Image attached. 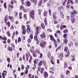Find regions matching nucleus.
<instances>
[{"instance_id": "864d4df0", "label": "nucleus", "mask_w": 78, "mask_h": 78, "mask_svg": "<svg viewBox=\"0 0 78 78\" xmlns=\"http://www.w3.org/2000/svg\"><path fill=\"white\" fill-rule=\"evenodd\" d=\"M9 19H10V20H11L12 19H13V18L12 17V16H9Z\"/></svg>"}, {"instance_id": "473e14b6", "label": "nucleus", "mask_w": 78, "mask_h": 78, "mask_svg": "<svg viewBox=\"0 0 78 78\" xmlns=\"http://www.w3.org/2000/svg\"><path fill=\"white\" fill-rule=\"evenodd\" d=\"M67 50H68V48L67 47H65V48L64 49V51H67Z\"/></svg>"}, {"instance_id": "9d476101", "label": "nucleus", "mask_w": 78, "mask_h": 78, "mask_svg": "<svg viewBox=\"0 0 78 78\" xmlns=\"http://www.w3.org/2000/svg\"><path fill=\"white\" fill-rule=\"evenodd\" d=\"M44 78H46L48 76V73L47 72H46V71H45L44 73Z\"/></svg>"}, {"instance_id": "5fc2aeb1", "label": "nucleus", "mask_w": 78, "mask_h": 78, "mask_svg": "<svg viewBox=\"0 0 78 78\" xmlns=\"http://www.w3.org/2000/svg\"><path fill=\"white\" fill-rule=\"evenodd\" d=\"M31 42V39H29L28 41V43H30Z\"/></svg>"}, {"instance_id": "13d9d810", "label": "nucleus", "mask_w": 78, "mask_h": 78, "mask_svg": "<svg viewBox=\"0 0 78 78\" xmlns=\"http://www.w3.org/2000/svg\"><path fill=\"white\" fill-rule=\"evenodd\" d=\"M22 9H23V7L22 5H21L20 7V10L21 11Z\"/></svg>"}, {"instance_id": "6ab92c4d", "label": "nucleus", "mask_w": 78, "mask_h": 78, "mask_svg": "<svg viewBox=\"0 0 78 78\" xmlns=\"http://www.w3.org/2000/svg\"><path fill=\"white\" fill-rule=\"evenodd\" d=\"M40 72L41 73H43L44 72V69L43 68H41V70Z\"/></svg>"}, {"instance_id": "f8f14e48", "label": "nucleus", "mask_w": 78, "mask_h": 78, "mask_svg": "<svg viewBox=\"0 0 78 78\" xmlns=\"http://www.w3.org/2000/svg\"><path fill=\"white\" fill-rule=\"evenodd\" d=\"M47 19L46 18H45L44 19V23H45V25H46V26H47Z\"/></svg>"}, {"instance_id": "5701e85b", "label": "nucleus", "mask_w": 78, "mask_h": 78, "mask_svg": "<svg viewBox=\"0 0 78 78\" xmlns=\"http://www.w3.org/2000/svg\"><path fill=\"white\" fill-rule=\"evenodd\" d=\"M67 66H68V65H67V63H66V62H65L64 64L65 68H67Z\"/></svg>"}, {"instance_id": "2eb2a0df", "label": "nucleus", "mask_w": 78, "mask_h": 78, "mask_svg": "<svg viewBox=\"0 0 78 78\" xmlns=\"http://www.w3.org/2000/svg\"><path fill=\"white\" fill-rule=\"evenodd\" d=\"M60 14L61 16H62V19H63L64 18V14H63V12L61 11H60Z\"/></svg>"}, {"instance_id": "7ed1b4c3", "label": "nucleus", "mask_w": 78, "mask_h": 78, "mask_svg": "<svg viewBox=\"0 0 78 78\" xmlns=\"http://www.w3.org/2000/svg\"><path fill=\"white\" fill-rule=\"evenodd\" d=\"M71 20L72 23H74L75 22V18L74 16H70Z\"/></svg>"}, {"instance_id": "bb28decb", "label": "nucleus", "mask_w": 78, "mask_h": 78, "mask_svg": "<svg viewBox=\"0 0 78 78\" xmlns=\"http://www.w3.org/2000/svg\"><path fill=\"white\" fill-rule=\"evenodd\" d=\"M63 9V7L62 6H61L60 7H59L58 8V9L59 10V11H61Z\"/></svg>"}, {"instance_id": "6e6552de", "label": "nucleus", "mask_w": 78, "mask_h": 78, "mask_svg": "<svg viewBox=\"0 0 78 78\" xmlns=\"http://www.w3.org/2000/svg\"><path fill=\"white\" fill-rule=\"evenodd\" d=\"M37 34H36L34 36V39L36 41H39V39L37 38Z\"/></svg>"}, {"instance_id": "e2e57ef3", "label": "nucleus", "mask_w": 78, "mask_h": 78, "mask_svg": "<svg viewBox=\"0 0 78 78\" xmlns=\"http://www.w3.org/2000/svg\"><path fill=\"white\" fill-rule=\"evenodd\" d=\"M31 50H32L34 51V47L32 46L31 48Z\"/></svg>"}, {"instance_id": "a18cd8bd", "label": "nucleus", "mask_w": 78, "mask_h": 78, "mask_svg": "<svg viewBox=\"0 0 78 78\" xmlns=\"http://www.w3.org/2000/svg\"><path fill=\"white\" fill-rule=\"evenodd\" d=\"M51 64H52L53 65H54V64H55V63H54V62H53V59H51Z\"/></svg>"}, {"instance_id": "f03ea898", "label": "nucleus", "mask_w": 78, "mask_h": 78, "mask_svg": "<svg viewBox=\"0 0 78 78\" xmlns=\"http://www.w3.org/2000/svg\"><path fill=\"white\" fill-rule=\"evenodd\" d=\"M75 14H77V12L76 10H73V12H71L70 16L74 17V15H75Z\"/></svg>"}, {"instance_id": "a878e982", "label": "nucleus", "mask_w": 78, "mask_h": 78, "mask_svg": "<svg viewBox=\"0 0 78 78\" xmlns=\"http://www.w3.org/2000/svg\"><path fill=\"white\" fill-rule=\"evenodd\" d=\"M23 31L22 32V33L24 35L26 33V32H27L26 30H23Z\"/></svg>"}, {"instance_id": "72a5a7b5", "label": "nucleus", "mask_w": 78, "mask_h": 78, "mask_svg": "<svg viewBox=\"0 0 78 78\" xmlns=\"http://www.w3.org/2000/svg\"><path fill=\"white\" fill-rule=\"evenodd\" d=\"M30 17H31L33 20H34V16L33 15H30Z\"/></svg>"}, {"instance_id": "58836bf2", "label": "nucleus", "mask_w": 78, "mask_h": 78, "mask_svg": "<svg viewBox=\"0 0 78 78\" xmlns=\"http://www.w3.org/2000/svg\"><path fill=\"white\" fill-rule=\"evenodd\" d=\"M63 55H64V54H63V53H61L60 54V56H61V57H62L61 59H62V58H63Z\"/></svg>"}, {"instance_id": "6e6d98bb", "label": "nucleus", "mask_w": 78, "mask_h": 78, "mask_svg": "<svg viewBox=\"0 0 78 78\" xmlns=\"http://www.w3.org/2000/svg\"><path fill=\"white\" fill-rule=\"evenodd\" d=\"M52 41H53V42H54V44L55 43H56V40H55V39L54 38V39L52 40Z\"/></svg>"}, {"instance_id": "8fccbe9b", "label": "nucleus", "mask_w": 78, "mask_h": 78, "mask_svg": "<svg viewBox=\"0 0 78 78\" xmlns=\"http://www.w3.org/2000/svg\"><path fill=\"white\" fill-rule=\"evenodd\" d=\"M48 58H50V52H48Z\"/></svg>"}, {"instance_id": "bf43d9fd", "label": "nucleus", "mask_w": 78, "mask_h": 78, "mask_svg": "<svg viewBox=\"0 0 78 78\" xmlns=\"http://www.w3.org/2000/svg\"><path fill=\"white\" fill-rule=\"evenodd\" d=\"M64 33H67L68 32V30H65L64 31H63Z\"/></svg>"}, {"instance_id": "1a4fd4ad", "label": "nucleus", "mask_w": 78, "mask_h": 78, "mask_svg": "<svg viewBox=\"0 0 78 78\" xmlns=\"http://www.w3.org/2000/svg\"><path fill=\"white\" fill-rule=\"evenodd\" d=\"M35 29L37 31L36 34H38L39 33V27H38V26H36L35 27Z\"/></svg>"}, {"instance_id": "774afa93", "label": "nucleus", "mask_w": 78, "mask_h": 78, "mask_svg": "<svg viewBox=\"0 0 78 78\" xmlns=\"http://www.w3.org/2000/svg\"><path fill=\"white\" fill-rule=\"evenodd\" d=\"M23 16L25 19L27 18V15H26V14H24Z\"/></svg>"}, {"instance_id": "393cba45", "label": "nucleus", "mask_w": 78, "mask_h": 78, "mask_svg": "<svg viewBox=\"0 0 78 78\" xmlns=\"http://www.w3.org/2000/svg\"><path fill=\"white\" fill-rule=\"evenodd\" d=\"M27 6H30V2L29 1L27 2Z\"/></svg>"}, {"instance_id": "79ce46f5", "label": "nucleus", "mask_w": 78, "mask_h": 78, "mask_svg": "<svg viewBox=\"0 0 78 78\" xmlns=\"http://www.w3.org/2000/svg\"><path fill=\"white\" fill-rule=\"evenodd\" d=\"M7 61L9 63V62H10V58H7Z\"/></svg>"}, {"instance_id": "09e8293b", "label": "nucleus", "mask_w": 78, "mask_h": 78, "mask_svg": "<svg viewBox=\"0 0 78 78\" xmlns=\"http://www.w3.org/2000/svg\"><path fill=\"white\" fill-rule=\"evenodd\" d=\"M34 64H35V65H36V64H37V62L36 61V59H35L34 60Z\"/></svg>"}, {"instance_id": "423d86ee", "label": "nucleus", "mask_w": 78, "mask_h": 78, "mask_svg": "<svg viewBox=\"0 0 78 78\" xmlns=\"http://www.w3.org/2000/svg\"><path fill=\"white\" fill-rule=\"evenodd\" d=\"M9 7L8 8V10L9 11H11V9H12V8H14V6H13V5H11L10 4H9Z\"/></svg>"}, {"instance_id": "dca6fc26", "label": "nucleus", "mask_w": 78, "mask_h": 78, "mask_svg": "<svg viewBox=\"0 0 78 78\" xmlns=\"http://www.w3.org/2000/svg\"><path fill=\"white\" fill-rule=\"evenodd\" d=\"M8 50H9V51H12V47H8Z\"/></svg>"}, {"instance_id": "338daca9", "label": "nucleus", "mask_w": 78, "mask_h": 78, "mask_svg": "<svg viewBox=\"0 0 78 78\" xmlns=\"http://www.w3.org/2000/svg\"><path fill=\"white\" fill-rule=\"evenodd\" d=\"M75 45H76V46H78V43L77 42H75Z\"/></svg>"}, {"instance_id": "c03bdc74", "label": "nucleus", "mask_w": 78, "mask_h": 78, "mask_svg": "<svg viewBox=\"0 0 78 78\" xmlns=\"http://www.w3.org/2000/svg\"><path fill=\"white\" fill-rule=\"evenodd\" d=\"M7 39V38H6V37H3L2 40H3V41H4V40L5 41H6Z\"/></svg>"}, {"instance_id": "412c9836", "label": "nucleus", "mask_w": 78, "mask_h": 78, "mask_svg": "<svg viewBox=\"0 0 78 78\" xmlns=\"http://www.w3.org/2000/svg\"><path fill=\"white\" fill-rule=\"evenodd\" d=\"M43 15L45 17H47V12L45 11L44 12Z\"/></svg>"}, {"instance_id": "aec40b11", "label": "nucleus", "mask_w": 78, "mask_h": 78, "mask_svg": "<svg viewBox=\"0 0 78 78\" xmlns=\"http://www.w3.org/2000/svg\"><path fill=\"white\" fill-rule=\"evenodd\" d=\"M6 25H8V27H10V25H11V23L9 22L8 21L7 22H6Z\"/></svg>"}, {"instance_id": "0e129e2a", "label": "nucleus", "mask_w": 78, "mask_h": 78, "mask_svg": "<svg viewBox=\"0 0 78 78\" xmlns=\"http://www.w3.org/2000/svg\"><path fill=\"white\" fill-rule=\"evenodd\" d=\"M46 63H45V61H43V64L44 66H45Z\"/></svg>"}, {"instance_id": "20e7f679", "label": "nucleus", "mask_w": 78, "mask_h": 78, "mask_svg": "<svg viewBox=\"0 0 78 78\" xmlns=\"http://www.w3.org/2000/svg\"><path fill=\"white\" fill-rule=\"evenodd\" d=\"M40 37L42 39H44L45 38V33L44 32L42 34L40 35Z\"/></svg>"}, {"instance_id": "37998d69", "label": "nucleus", "mask_w": 78, "mask_h": 78, "mask_svg": "<svg viewBox=\"0 0 78 78\" xmlns=\"http://www.w3.org/2000/svg\"><path fill=\"white\" fill-rule=\"evenodd\" d=\"M38 12L39 15H41V10L40 9H38Z\"/></svg>"}, {"instance_id": "69168bd1", "label": "nucleus", "mask_w": 78, "mask_h": 78, "mask_svg": "<svg viewBox=\"0 0 78 78\" xmlns=\"http://www.w3.org/2000/svg\"><path fill=\"white\" fill-rule=\"evenodd\" d=\"M13 3H14V1L12 0L11 2V4L12 5H13Z\"/></svg>"}, {"instance_id": "39448f33", "label": "nucleus", "mask_w": 78, "mask_h": 78, "mask_svg": "<svg viewBox=\"0 0 78 78\" xmlns=\"http://www.w3.org/2000/svg\"><path fill=\"white\" fill-rule=\"evenodd\" d=\"M27 31L28 34H29V33H30V31H31V30L30 29V26L29 25H27Z\"/></svg>"}, {"instance_id": "7c9ffc66", "label": "nucleus", "mask_w": 78, "mask_h": 78, "mask_svg": "<svg viewBox=\"0 0 78 78\" xmlns=\"http://www.w3.org/2000/svg\"><path fill=\"white\" fill-rule=\"evenodd\" d=\"M21 41V38H20V37H19L18 38V42L19 43V42H20Z\"/></svg>"}, {"instance_id": "c85d7f7f", "label": "nucleus", "mask_w": 78, "mask_h": 78, "mask_svg": "<svg viewBox=\"0 0 78 78\" xmlns=\"http://www.w3.org/2000/svg\"><path fill=\"white\" fill-rule=\"evenodd\" d=\"M42 61H40L39 63H38V66H41L42 65Z\"/></svg>"}, {"instance_id": "c756f323", "label": "nucleus", "mask_w": 78, "mask_h": 78, "mask_svg": "<svg viewBox=\"0 0 78 78\" xmlns=\"http://www.w3.org/2000/svg\"><path fill=\"white\" fill-rule=\"evenodd\" d=\"M42 0H40V2L38 4V5L39 6H41L42 5Z\"/></svg>"}, {"instance_id": "052dcab7", "label": "nucleus", "mask_w": 78, "mask_h": 78, "mask_svg": "<svg viewBox=\"0 0 78 78\" xmlns=\"http://www.w3.org/2000/svg\"><path fill=\"white\" fill-rule=\"evenodd\" d=\"M53 18L55 19V18L56 17V15L54 13H53Z\"/></svg>"}, {"instance_id": "a19ab883", "label": "nucleus", "mask_w": 78, "mask_h": 78, "mask_svg": "<svg viewBox=\"0 0 78 78\" xmlns=\"http://www.w3.org/2000/svg\"><path fill=\"white\" fill-rule=\"evenodd\" d=\"M34 67H33L32 68V69L34 70H35V69H36V65L35 64L34 65Z\"/></svg>"}, {"instance_id": "b1692460", "label": "nucleus", "mask_w": 78, "mask_h": 78, "mask_svg": "<svg viewBox=\"0 0 78 78\" xmlns=\"http://www.w3.org/2000/svg\"><path fill=\"white\" fill-rule=\"evenodd\" d=\"M73 42L72 41H71L70 43L69 44V47H71V46H73Z\"/></svg>"}, {"instance_id": "603ef678", "label": "nucleus", "mask_w": 78, "mask_h": 78, "mask_svg": "<svg viewBox=\"0 0 78 78\" xmlns=\"http://www.w3.org/2000/svg\"><path fill=\"white\" fill-rule=\"evenodd\" d=\"M25 26H24L23 27H22L23 30H26V28H25Z\"/></svg>"}, {"instance_id": "f704fd0d", "label": "nucleus", "mask_w": 78, "mask_h": 78, "mask_svg": "<svg viewBox=\"0 0 78 78\" xmlns=\"http://www.w3.org/2000/svg\"><path fill=\"white\" fill-rule=\"evenodd\" d=\"M36 53H38V54H40V51H39V50L37 49H36Z\"/></svg>"}, {"instance_id": "4be33fe9", "label": "nucleus", "mask_w": 78, "mask_h": 78, "mask_svg": "<svg viewBox=\"0 0 78 78\" xmlns=\"http://www.w3.org/2000/svg\"><path fill=\"white\" fill-rule=\"evenodd\" d=\"M7 35L9 37H11V34H10V32L9 31H8L7 32Z\"/></svg>"}, {"instance_id": "e433bc0d", "label": "nucleus", "mask_w": 78, "mask_h": 78, "mask_svg": "<svg viewBox=\"0 0 78 78\" xmlns=\"http://www.w3.org/2000/svg\"><path fill=\"white\" fill-rule=\"evenodd\" d=\"M64 38H66L67 37V35L66 34H64L63 36Z\"/></svg>"}, {"instance_id": "9b49d317", "label": "nucleus", "mask_w": 78, "mask_h": 78, "mask_svg": "<svg viewBox=\"0 0 78 78\" xmlns=\"http://www.w3.org/2000/svg\"><path fill=\"white\" fill-rule=\"evenodd\" d=\"M72 0H68L67 4L68 5H69V4H70V2L72 4H73V2H72Z\"/></svg>"}, {"instance_id": "c9c22d12", "label": "nucleus", "mask_w": 78, "mask_h": 78, "mask_svg": "<svg viewBox=\"0 0 78 78\" xmlns=\"http://www.w3.org/2000/svg\"><path fill=\"white\" fill-rule=\"evenodd\" d=\"M67 0H65V2H62V4L63 5V6H65L66 5V2Z\"/></svg>"}, {"instance_id": "4c0bfd02", "label": "nucleus", "mask_w": 78, "mask_h": 78, "mask_svg": "<svg viewBox=\"0 0 78 78\" xmlns=\"http://www.w3.org/2000/svg\"><path fill=\"white\" fill-rule=\"evenodd\" d=\"M21 68L22 70H24L25 68V67H24V66L23 65V64H21Z\"/></svg>"}, {"instance_id": "ea45409f", "label": "nucleus", "mask_w": 78, "mask_h": 78, "mask_svg": "<svg viewBox=\"0 0 78 78\" xmlns=\"http://www.w3.org/2000/svg\"><path fill=\"white\" fill-rule=\"evenodd\" d=\"M2 78H5V73H2Z\"/></svg>"}, {"instance_id": "4d7b16f0", "label": "nucleus", "mask_w": 78, "mask_h": 78, "mask_svg": "<svg viewBox=\"0 0 78 78\" xmlns=\"http://www.w3.org/2000/svg\"><path fill=\"white\" fill-rule=\"evenodd\" d=\"M26 70L25 71V73L26 74H27L28 73V69L27 68H26Z\"/></svg>"}, {"instance_id": "a211bd4d", "label": "nucleus", "mask_w": 78, "mask_h": 78, "mask_svg": "<svg viewBox=\"0 0 78 78\" xmlns=\"http://www.w3.org/2000/svg\"><path fill=\"white\" fill-rule=\"evenodd\" d=\"M66 26H62V25H61L60 27V29H61V30H63V29H64V28H66Z\"/></svg>"}, {"instance_id": "f3484780", "label": "nucleus", "mask_w": 78, "mask_h": 78, "mask_svg": "<svg viewBox=\"0 0 78 78\" xmlns=\"http://www.w3.org/2000/svg\"><path fill=\"white\" fill-rule=\"evenodd\" d=\"M63 41H64V43L66 44L67 43V42H68V40H67V38L64 39Z\"/></svg>"}, {"instance_id": "de8ad7c7", "label": "nucleus", "mask_w": 78, "mask_h": 78, "mask_svg": "<svg viewBox=\"0 0 78 78\" xmlns=\"http://www.w3.org/2000/svg\"><path fill=\"white\" fill-rule=\"evenodd\" d=\"M49 73H51L52 75H53V74H54V72L52 71H49Z\"/></svg>"}, {"instance_id": "3c124183", "label": "nucleus", "mask_w": 78, "mask_h": 78, "mask_svg": "<svg viewBox=\"0 0 78 78\" xmlns=\"http://www.w3.org/2000/svg\"><path fill=\"white\" fill-rule=\"evenodd\" d=\"M29 37H30V39H33V35H32V34H31L30 35V36Z\"/></svg>"}, {"instance_id": "2f4dec72", "label": "nucleus", "mask_w": 78, "mask_h": 78, "mask_svg": "<svg viewBox=\"0 0 78 78\" xmlns=\"http://www.w3.org/2000/svg\"><path fill=\"white\" fill-rule=\"evenodd\" d=\"M4 6L5 9H6L7 8V7L6 6V3H4Z\"/></svg>"}, {"instance_id": "680f3d73", "label": "nucleus", "mask_w": 78, "mask_h": 78, "mask_svg": "<svg viewBox=\"0 0 78 78\" xmlns=\"http://www.w3.org/2000/svg\"><path fill=\"white\" fill-rule=\"evenodd\" d=\"M23 11L25 12H26L27 11V10L26 9H23Z\"/></svg>"}, {"instance_id": "49530a36", "label": "nucleus", "mask_w": 78, "mask_h": 78, "mask_svg": "<svg viewBox=\"0 0 78 78\" xmlns=\"http://www.w3.org/2000/svg\"><path fill=\"white\" fill-rule=\"evenodd\" d=\"M43 56V55L41 53L40 54V57L41 58H42V57Z\"/></svg>"}, {"instance_id": "ddd939ff", "label": "nucleus", "mask_w": 78, "mask_h": 78, "mask_svg": "<svg viewBox=\"0 0 78 78\" xmlns=\"http://www.w3.org/2000/svg\"><path fill=\"white\" fill-rule=\"evenodd\" d=\"M41 28L43 29H45V25H44V24L41 23Z\"/></svg>"}, {"instance_id": "cd10ccee", "label": "nucleus", "mask_w": 78, "mask_h": 78, "mask_svg": "<svg viewBox=\"0 0 78 78\" xmlns=\"http://www.w3.org/2000/svg\"><path fill=\"white\" fill-rule=\"evenodd\" d=\"M50 38L51 40V41H52L54 39V37H53V36H52V35H50Z\"/></svg>"}, {"instance_id": "4468645a", "label": "nucleus", "mask_w": 78, "mask_h": 78, "mask_svg": "<svg viewBox=\"0 0 78 78\" xmlns=\"http://www.w3.org/2000/svg\"><path fill=\"white\" fill-rule=\"evenodd\" d=\"M7 16H5V18H4V21L5 23H6L7 22L6 21H8V18H7Z\"/></svg>"}, {"instance_id": "f257e3e1", "label": "nucleus", "mask_w": 78, "mask_h": 78, "mask_svg": "<svg viewBox=\"0 0 78 78\" xmlns=\"http://www.w3.org/2000/svg\"><path fill=\"white\" fill-rule=\"evenodd\" d=\"M46 43L45 41H43L40 44V45L41 48H44V47H45L44 45H46Z\"/></svg>"}, {"instance_id": "0eeeda50", "label": "nucleus", "mask_w": 78, "mask_h": 78, "mask_svg": "<svg viewBox=\"0 0 78 78\" xmlns=\"http://www.w3.org/2000/svg\"><path fill=\"white\" fill-rule=\"evenodd\" d=\"M30 16H34L35 14V12L34 10H32L30 12Z\"/></svg>"}]
</instances>
